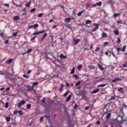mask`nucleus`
<instances>
[{"label": "nucleus", "instance_id": "obj_1", "mask_svg": "<svg viewBox=\"0 0 127 127\" xmlns=\"http://www.w3.org/2000/svg\"><path fill=\"white\" fill-rule=\"evenodd\" d=\"M25 87L26 88H27V91L29 92H31V91H33L34 92H35V90L34 89V88L33 86H30L29 84H27L25 85Z\"/></svg>", "mask_w": 127, "mask_h": 127}, {"label": "nucleus", "instance_id": "obj_2", "mask_svg": "<svg viewBox=\"0 0 127 127\" xmlns=\"http://www.w3.org/2000/svg\"><path fill=\"white\" fill-rule=\"evenodd\" d=\"M26 103V101H25L24 100H22L19 103L17 104V106L18 108L21 107V106H24V105H25Z\"/></svg>", "mask_w": 127, "mask_h": 127}, {"label": "nucleus", "instance_id": "obj_3", "mask_svg": "<svg viewBox=\"0 0 127 127\" xmlns=\"http://www.w3.org/2000/svg\"><path fill=\"white\" fill-rule=\"evenodd\" d=\"M44 32H45V30L35 32L33 33L32 35H38V34H42V33H44Z\"/></svg>", "mask_w": 127, "mask_h": 127}, {"label": "nucleus", "instance_id": "obj_4", "mask_svg": "<svg viewBox=\"0 0 127 127\" xmlns=\"http://www.w3.org/2000/svg\"><path fill=\"white\" fill-rule=\"evenodd\" d=\"M80 41V40L79 39H73V45H77V44H78V43H79Z\"/></svg>", "mask_w": 127, "mask_h": 127}, {"label": "nucleus", "instance_id": "obj_5", "mask_svg": "<svg viewBox=\"0 0 127 127\" xmlns=\"http://www.w3.org/2000/svg\"><path fill=\"white\" fill-rule=\"evenodd\" d=\"M122 78L119 77H116L114 79L112 80L111 82L112 83H116V82H118V81H122Z\"/></svg>", "mask_w": 127, "mask_h": 127}, {"label": "nucleus", "instance_id": "obj_6", "mask_svg": "<svg viewBox=\"0 0 127 127\" xmlns=\"http://www.w3.org/2000/svg\"><path fill=\"white\" fill-rule=\"evenodd\" d=\"M122 78L119 77H116L114 79L112 80L111 82L112 83H116V82H118V81H122Z\"/></svg>", "mask_w": 127, "mask_h": 127}, {"label": "nucleus", "instance_id": "obj_7", "mask_svg": "<svg viewBox=\"0 0 127 127\" xmlns=\"http://www.w3.org/2000/svg\"><path fill=\"white\" fill-rule=\"evenodd\" d=\"M101 5H102V1H99L94 4H93L92 6H93V7H96V6H101Z\"/></svg>", "mask_w": 127, "mask_h": 127}, {"label": "nucleus", "instance_id": "obj_8", "mask_svg": "<svg viewBox=\"0 0 127 127\" xmlns=\"http://www.w3.org/2000/svg\"><path fill=\"white\" fill-rule=\"evenodd\" d=\"M85 6L87 9H89V10H92V9H91V4H90V3H88V2L86 3Z\"/></svg>", "mask_w": 127, "mask_h": 127}, {"label": "nucleus", "instance_id": "obj_9", "mask_svg": "<svg viewBox=\"0 0 127 127\" xmlns=\"http://www.w3.org/2000/svg\"><path fill=\"white\" fill-rule=\"evenodd\" d=\"M117 23H118V24H125V25L127 24V23H126V21L125 20H122V21L118 20L117 21Z\"/></svg>", "mask_w": 127, "mask_h": 127}, {"label": "nucleus", "instance_id": "obj_10", "mask_svg": "<svg viewBox=\"0 0 127 127\" xmlns=\"http://www.w3.org/2000/svg\"><path fill=\"white\" fill-rule=\"evenodd\" d=\"M93 24H94V25H95L96 27L94 28L92 30V31L93 32H95V31H96V30H97V29H98V28H99V24H96V23H94Z\"/></svg>", "mask_w": 127, "mask_h": 127}, {"label": "nucleus", "instance_id": "obj_11", "mask_svg": "<svg viewBox=\"0 0 127 127\" xmlns=\"http://www.w3.org/2000/svg\"><path fill=\"white\" fill-rule=\"evenodd\" d=\"M117 92H121L122 93H125V90H124V88L119 87L117 90Z\"/></svg>", "mask_w": 127, "mask_h": 127}, {"label": "nucleus", "instance_id": "obj_12", "mask_svg": "<svg viewBox=\"0 0 127 127\" xmlns=\"http://www.w3.org/2000/svg\"><path fill=\"white\" fill-rule=\"evenodd\" d=\"M107 51L109 52V53H110V54H112V55L113 56V57H115L116 59H118V57L115 55V53H114V52H112L109 50H107Z\"/></svg>", "mask_w": 127, "mask_h": 127}, {"label": "nucleus", "instance_id": "obj_13", "mask_svg": "<svg viewBox=\"0 0 127 127\" xmlns=\"http://www.w3.org/2000/svg\"><path fill=\"white\" fill-rule=\"evenodd\" d=\"M102 38H107L108 37V34L105 32L102 33Z\"/></svg>", "mask_w": 127, "mask_h": 127}, {"label": "nucleus", "instance_id": "obj_14", "mask_svg": "<svg viewBox=\"0 0 127 127\" xmlns=\"http://www.w3.org/2000/svg\"><path fill=\"white\" fill-rule=\"evenodd\" d=\"M99 91H100V89H99L94 90L92 91H91V94H97Z\"/></svg>", "mask_w": 127, "mask_h": 127}, {"label": "nucleus", "instance_id": "obj_15", "mask_svg": "<svg viewBox=\"0 0 127 127\" xmlns=\"http://www.w3.org/2000/svg\"><path fill=\"white\" fill-rule=\"evenodd\" d=\"M69 21H71V18H66L64 19V22L68 23Z\"/></svg>", "mask_w": 127, "mask_h": 127}, {"label": "nucleus", "instance_id": "obj_16", "mask_svg": "<svg viewBox=\"0 0 127 127\" xmlns=\"http://www.w3.org/2000/svg\"><path fill=\"white\" fill-rule=\"evenodd\" d=\"M13 19L14 20V21H15L16 20H18V19H20V17H19L18 16H15L13 17Z\"/></svg>", "mask_w": 127, "mask_h": 127}, {"label": "nucleus", "instance_id": "obj_17", "mask_svg": "<svg viewBox=\"0 0 127 127\" xmlns=\"http://www.w3.org/2000/svg\"><path fill=\"white\" fill-rule=\"evenodd\" d=\"M13 61V59H10L6 61V63H8L7 64H10Z\"/></svg>", "mask_w": 127, "mask_h": 127}, {"label": "nucleus", "instance_id": "obj_18", "mask_svg": "<svg viewBox=\"0 0 127 127\" xmlns=\"http://www.w3.org/2000/svg\"><path fill=\"white\" fill-rule=\"evenodd\" d=\"M98 66L101 70V71H104V70H105V69L103 67V65H102L101 64H98Z\"/></svg>", "mask_w": 127, "mask_h": 127}, {"label": "nucleus", "instance_id": "obj_19", "mask_svg": "<svg viewBox=\"0 0 127 127\" xmlns=\"http://www.w3.org/2000/svg\"><path fill=\"white\" fill-rule=\"evenodd\" d=\"M88 68H89V70H94V69H95V66L92 65H89L88 66Z\"/></svg>", "mask_w": 127, "mask_h": 127}, {"label": "nucleus", "instance_id": "obj_20", "mask_svg": "<svg viewBox=\"0 0 127 127\" xmlns=\"http://www.w3.org/2000/svg\"><path fill=\"white\" fill-rule=\"evenodd\" d=\"M71 98H72V95H69V96L67 97V98H66V102H69V101H70V100H71Z\"/></svg>", "mask_w": 127, "mask_h": 127}, {"label": "nucleus", "instance_id": "obj_21", "mask_svg": "<svg viewBox=\"0 0 127 127\" xmlns=\"http://www.w3.org/2000/svg\"><path fill=\"white\" fill-rule=\"evenodd\" d=\"M60 58H61V59H62V58H63L64 59H66V58H67V56H64L63 54H61L60 55Z\"/></svg>", "mask_w": 127, "mask_h": 127}, {"label": "nucleus", "instance_id": "obj_22", "mask_svg": "<svg viewBox=\"0 0 127 127\" xmlns=\"http://www.w3.org/2000/svg\"><path fill=\"white\" fill-rule=\"evenodd\" d=\"M114 34L115 35H119V34H120V32L119 31V30H114Z\"/></svg>", "mask_w": 127, "mask_h": 127}, {"label": "nucleus", "instance_id": "obj_23", "mask_svg": "<svg viewBox=\"0 0 127 127\" xmlns=\"http://www.w3.org/2000/svg\"><path fill=\"white\" fill-rule=\"evenodd\" d=\"M18 114L19 115V116H23V115H24V113L22 112V111H21V110L18 111Z\"/></svg>", "mask_w": 127, "mask_h": 127}, {"label": "nucleus", "instance_id": "obj_24", "mask_svg": "<svg viewBox=\"0 0 127 127\" xmlns=\"http://www.w3.org/2000/svg\"><path fill=\"white\" fill-rule=\"evenodd\" d=\"M47 36V33H45L44 34L42 38L41 39V41H43L44 39Z\"/></svg>", "mask_w": 127, "mask_h": 127}, {"label": "nucleus", "instance_id": "obj_25", "mask_svg": "<svg viewBox=\"0 0 127 127\" xmlns=\"http://www.w3.org/2000/svg\"><path fill=\"white\" fill-rule=\"evenodd\" d=\"M117 53H118V54H121V53L120 52H121V51H122V48H117Z\"/></svg>", "mask_w": 127, "mask_h": 127}, {"label": "nucleus", "instance_id": "obj_26", "mask_svg": "<svg viewBox=\"0 0 127 127\" xmlns=\"http://www.w3.org/2000/svg\"><path fill=\"white\" fill-rule=\"evenodd\" d=\"M84 11V10H82V11L79 12L77 13V16H81V15H82V13H83Z\"/></svg>", "mask_w": 127, "mask_h": 127}, {"label": "nucleus", "instance_id": "obj_27", "mask_svg": "<svg viewBox=\"0 0 127 127\" xmlns=\"http://www.w3.org/2000/svg\"><path fill=\"white\" fill-rule=\"evenodd\" d=\"M30 3H31V2L29 1L27 3L25 4V6H26V7H29V6H30Z\"/></svg>", "mask_w": 127, "mask_h": 127}, {"label": "nucleus", "instance_id": "obj_28", "mask_svg": "<svg viewBox=\"0 0 127 127\" xmlns=\"http://www.w3.org/2000/svg\"><path fill=\"white\" fill-rule=\"evenodd\" d=\"M81 68H82V64H79L77 66V70L78 71H80V70H81Z\"/></svg>", "mask_w": 127, "mask_h": 127}, {"label": "nucleus", "instance_id": "obj_29", "mask_svg": "<svg viewBox=\"0 0 127 127\" xmlns=\"http://www.w3.org/2000/svg\"><path fill=\"white\" fill-rule=\"evenodd\" d=\"M5 119H6V122H10V117H5Z\"/></svg>", "mask_w": 127, "mask_h": 127}, {"label": "nucleus", "instance_id": "obj_30", "mask_svg": "<svg viewBox=\"0 0 127 127\" xmlns=\"http://www.w3.org/2000/svg\"><path fill=\"white\" fill-rule=\"evenodd\" d=\"M63 87H64V84H62L60 88V92H62V89H63Z\"/></svg>", "mask_w": 127, "mask_h": 127}, {"label": "nucleus", "instance_id": "obj_31", "mask_svg": "<svg viewBox=\"0 0 127 127\" xmlns=\"http://www.w3.org/2000/svg\"><path fill=\"white\" fill-rule=\"evenodd\" d=\"M107 85V84H100V85H99L98 86V88H100V87H105V86H106Z\"/></svg>", "mask_w": 127, "mask_h": 127}, {"label": "nucleus", "instance_id": "obj_32", "mask_svg": "<svg viewBox=\"0 0 127 127\" xmlns=\"http://www.w3.org/2000/svg\"><path fill=\"white\" fill-rule=\"evenodd\" d=\"M92 22V21L91 20H87L86 21V24H90V23H91Z\"/></svg>", "mask_w": 127, "mask_h": 127}, {"label": "nucleus", "instance_id": "obj_33", "mask_svg": "<svg viewBox=\"0 0 127 127\" xmlns=\"http://www.w3.org/2000/svg\"><path fill=\"white\" fill-rule=\"evenodd\" d=\"M75 73V67H73L71 69V71L70 72V74H74Z\"/></svg>", "mask_w": 127, "mask_h": 127}, {"label": "nucleus", "instance_id": "obj_34", "mask_svg": "<svg viewBox=\"0 0 127 127\" xmlns=\"http://www.w3.org/2000/svg\"><path fill=\"white\" fill-rule=\"evenodd\" d=\"M127 48V46L125 45L123 46V49H122V51L123 52H125L126 51V49Z\"/></svg>", "mask_w": 127, "mask_h": 127}, {"label": "nucleus", "instance_id": "obj_35", "mask_svg": "<svg viewBox=\"0 0 127 127\" xmlns=\"http://www.w3.org/2000/svg\"><path fill=\"white\" fill-rule=\"evenodd\" d=\"M37 85H38V82H35L33 83L32 86L33 88H34V86H37Z\"/></svg>", "mask_w": 127, "mask_h": 127}, {"label": "nucleus", "instance_id": "obj_36", "mask_svg": "<svg viewBox=\"0 0 127 127\" xmlns=\"http://www.w3.org/2000/svg\"><path fill=\"white\" fill-rule=\"evenodd\" d=\"M31 108V104H28L26 106V109H29Z\"/></svg>", "mask_w": 127, "mask_h": 127}, {"label": "nucleus", "instance_id": "obj_37", "mask_svg": "<svg viewBox=\"0 0 127 127\" xmlns=\"http://www.w3.org/2000/svg\"><path fill=\"white\" fill-rule=\"evenodd\" d=\"M17 33H18V31H17V32H16L13 33V36H16V35H17Z\"/></svg>", "mask_w": 127, "mask_h": 127}, {"label": "nucleus", "instance_id": "obj_38", "mask_svg": "<svg viewBox=\"0 0 127 127\" xmlns=\"http://www.w3.org/2000/svg\"><path fill=\"white\" fill-rule=\"evenodd\" d=\"M23 77H24V78H26V79H29V76H28V75L26 74L23 75Z\"/></svg>", "mask_w": 127, "mask_h": 127}, {"label": "nucleus", "instance_id": "obj_39", "mask_svg": "<svg viewBox=\"0 0 127 127\" xmlns=\"http://www.w3.org/2000/svg\"><path fill=\"white\" fill-rule=\"evenodd\" d=\"M8 105H9L8 102L5 103V109H7V108H8Z\"/></svg>", "mask_w": 127, "mask_h": 127}, {"label": "nucleus", "instance_id": "obj_40", "mask_svg": "<svg viewBox=\"0 0 127 127\" xmlns=\"http://www.w3.org/2000/svg\"><path fill=\"white\" fill-rule=\"evenodd\" d=\"M114 16L115 17H118V16H119V15H120V13H114Z\"/></svg>", "mask_w": 127, "mask_h": 127}, {"label": "nucleus", "instance_id": "obj_41", "mask_svg": "<svg viewBox=\"0 0 127 127\" xmlns=\"http://www.w3.org/2000/svg\"><path fill=\"white\" fill-rule=\"evenodd\" d=\"M101 124V122H100V121H97L96 123H95V125H96L97 126H100Z\"/></svg>", "mask_w": 127, "mask_h": 127}, {"label": "nucleus", "instance_id": "obj_42", "mask_svg": "<svg viewBox=\"0 0 127 127\" xmlns=\"http://www.w3.org/2000/svg\"><path fill=\"white\" fill-rule=\"evenodd\" d=\"M35 10H36V8H32L30 10V12H34V11H35Z\"/></svg>", "mask_w": 127, "mask_h": 127}, {"label": "nucleus", "instance_id": "obj_43", "mask_svg": "<svg viewBox=\"0 0 127 127\" xmlns=\"http://www.w3.org/2000/svg\"><path fill=\"white\" fill-rule=\"evenodd\" d=\"M42 15H43V13H39V14L37 15V17H41L42 16Z\"/></svg>", "mask_w": 127, "mask_h": 127}, {"label": "nucleus", "instance_id": "obj_44", "mask_svg": "<svg viewBox=\"0 0 127 127\" xmlns=\"http://www.w3.org/2000/svg\"><path fill=\"white\" fill-rule=\"evenodd\" d=\"M116 99V97L115 96H111L110 98V101H112V100H114Z\"/></svg>", "mask_w": 127, "mask_h": 127}, {"label": "nucleus", "instance_id": "obj_45", "mask_svg": "<svg viewBox=\"0 0 127 127\" xmlns=\"http://www.w3.org/2000/svg\"><path fill=\"white\" fill-rule=\"evenodd\" d=\"M37 37L36 36H34L31 39V41H33L34 40H35V38Z\"/></svg>", "mask_w": 127, "mask_h": 127}, {"label": "nucleus", "instance_id": "obj_46", "mask_svg": "<svg viewBox=\"0 0 127 127\" xmlns=\"http://www.w3.org/2000/svg\"><path fill=\"white\" fill-rule=\"evenodd\" d=\"M80 84H81V81H78L76 83L75 86L76 87H78V86H79L80 85Z\"/></svg>", "mask_w": 127, "mask_h": 127}, {"label": "nucleus", "instance_id": "obj_47", "mask_svg": "<svg viewBox=\"0 0 127 127\" xmlns=\"http://www.w3.org/2000/svg\"><path fill=\"white\" fill-rule=\"evenodd\" d=\"M95 51L96 52H99V51H100V47H97V48L95 49Z\"/></svg>", "mask_w": 127, "mask_h": 127}, {"label": "nucleus", "instance_id": "obj_48", "mask_svg": "<svg viewBox=\"0 0 127 127\" xmlns=\"http://www.w3.org/2000/svg\"><path fill=\"white\" fill-rule=\"evenodd\" d=\"M33 27L34 28H37V27H38V24H35L33 25Z\"/></svg>", "mask_w": 127, "mask_h": 127}, {"label": "nucleus", "instance_id": "obj_49", "mask_svg": "<svg viewBox=\"0 0 127 127\" xmlns=\"http://www.w3.org/2000/svg\"><path fill=\"white\" fill-rule=\"evenodd\" d=\"M111 113H109L107 116H106V119H109L111 117Z\"/></svg>", "mask_w": 127, "mask_h": 127}, {"label": "nucleus", "instance_id": "obj_50", "mask_svg": "<svg viewBox=\"0 0 127 127\" xmlns=\"http://www.w3.org/2000/svg\"><path fill=\"white\" fill-rule=\"evenodd\" d=\"M68 92L66 91L64 94V97H66L67 96V95H68Z\"/></svg>", "mask_w": 127, "mask_h": 127}, {"label": "nucleus", "instance_id": "obj_51", "mask_svg": "<svg viewBox=\"0 0 127 127\" xmlns=\"http://www.w3.org/2000/svg\"><path fill=\"white\" fill-rule=\"evenodd\" d=\"M17 113H18V111L17 110H16L13 112V115H17Z\"/></svg>", "mask_w": 127, "mask_h": 127}, {"label": "nucleus", "instance_id": "obj_52", "mask_svg": "<svg viewBox=\"0 0 127 127\" xmlns=\"http://www.w3.org/2000/svg\"><path fill=\"white\" fill-rule=\"evenodd\" d=\"M41 102L43 103V104H44V103H45V98H44L43 99H42Z\"/></svg>", "mask_w": 127, "mask_h": 127}, {"label": "nucleus", "instance_id": "obj_53", "mask_svg": "<svg viewBox=\"0 0 127 127\" xmlns=\"http://www.w3.org/2000/svg\"><path fill=\"white\" fill-rule=\"evenodd\" d=\"M78 107V105L77 104H75L74 107V110H77V108Z\"/></svg>", "mask_w": 127, "mask_h": 127}, {"label": "nucleus", "instance_id": "obj_54", "mask_svg": "<svg viewBox=\"0 0 127 127\" xmlns=\"http://www.w3.org/2000/svg\"><path fill=\"white\" fill-rule=\"evenodd\" d=\"M73 77L75 78V79H78V75H77L76 74H73Z\"/></svg>", "mask_w": 127, "mask_h": 127}, {"label": "nucleus", "instance_id": "obj_55", "mask_svg": "<svg viewBox=\"0 0 127 127\" xmlns=\"http://www.w3.org/2000/svg\"><path fill=\"white\" fill-rule=\"evenodd\" d=\"M32 50V49H30L28 50V51H27V53H29V52H31Z\"/></svg>", "mask_w": 127, "mask_h": 127}, {"label": "nucleus", "instance_id": "obj_56", "mask_svg": "<svg viewBox=\"0 0 127 127\" xmlns=\"http://www.w3.org/2000/svg\"><path fill=\"white\" fill-rule=\"evenodd\" d=\"M88 109H90V106H86V107L85 108V110L86 111H87V110H88Z\"/></svg>", "mask_w": 127, "mask_h": 127}, {"label": "nucleus", "instance_id": "obj_57", "mask_svg": "<svg viewBox=\"0 0 127 127\" xmlns=\"http://www.w3.org/2000/svg\"><path fill=\"white\" fill-rule=\"evenodd\" d=\"M127 63H126V64H123V67L124 68H126V67H127Z\"/></svg>", "mask_w": 127, "mask_h": 127}, {"label": "nucleus", "instance_id": "obj_58", "mask_svg": "<svg viewBox=\"0 0 127 127\" xmlns=\"http://www.w3.org/2000/svg\"><path fill=\"white\" fill-rule=\"evenodd\" d=\"M118 43H121V39L120 38H118Z\"/></svg>", "mask_w": 127, "mask_h": 127}, {"label": "nucleus", "instance_id": "obj_59", "mask_svg": "<svg viewBox=\"0 0 127 127\" xmlns=\"http://www.w3.org/2000/svg\"><path fill=\"white\" fill-rule=\"evenodd\" d=\"M33 25H30L29 26L28 28L29 29H31V28H33Z\"/></svg>", "mask_w": 127, "mask_h": 127}, {"label": "nucleus", "instance_id": "obj_60", "mask_svg": "<svg viewBox=\"0 0 127 127\" xmlns=\"http://www.w3.org/2000/svg\"><path fill=\"white\" fill-rule=\"evenodd\" d=\"M66 27H67V28H69V29H71L70 25H66Z\"/></svg>", "mask_w": 127, "mask_h": 127}, {"label": "nucleus", "instance_id": "obj_61", "mask_svg": "<svg viewBox=\"0 0 127 127\" xmlns=\"http://www.w3.org/2000/svg\"><path fill=\"white\" fill-rule=\"evenodd\" d=\"M4 5H5V6H7V7H9V4L7 3H4Z\"/></svg>", "mask_w": 127, "mask_h": 127}, {"label": "nucleus", "instance_id": "obj_62", "mask_svg": "<svg viewBox=\"0 0 127 127\" xmlns=\"http://www.w3.org/2000/svg\"><path fill=\"white\" fill-rule=\"evenodd\" d=\"M106 112H104V113L105 114V115H107V114H108V109H106Z\"/></svg>", "mask_w": 127, "mask_h": 127}, {"label": "nucleus", "instance_id": "obj_63", "mask_svg": "<svg viewBox=\"0 0 127 127\" xmlns=\"http://www.w3.org/2000/svg\"><path fill=\"white\" fill-rule=\"evenodd\" d=\"M107 44H109V43L108 42H105V43H104V47H105V46H107Z\"/></svg>", "mask_w": 127, "mask_h": 127}, {"label": "nucleus", "instance_id": "obj_64", "mask_svg": "<svg viewBox=\"0 0 127 127\" xmlns=\"http://www.w3.org/2000/svg\"><path fill=\"white\" fill-rule=\"evenodd\" d=\"M31 73V70H29L27 72V74H30Z\"/></svg>", "mask_w": 127, "mask_h": 127}]
</instances>
